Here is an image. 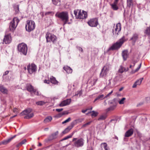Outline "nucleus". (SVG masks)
<instances>
[{
  "label": "nucleus",
  "mask_w": 150,
  "mask_h": 150,
  "mask_svg": "<svg viewBox=\"0 0 150 150\" xmlns=\"http://www.w3.org/2000/svg\"><path fill=\"white\" fill-rule=\"evenodd\" d=\"M55 16L60 18L64 22L63 25L67 23L69 21V15L67 12H62L60 13L57 12L55 14Z\"/></svg>",
  "instance_id": "obj_1"
},
{
  "label": "nucleus",
  "mask_w": 150,
  "mask_h": 150,
  "mask_svg": "<svg viewBox=\"0 0 150 150\" xmlns=\"http://www.w3.org/2000/svg\"><path fill=\"white\" fill-rule=\"evenodd\" d=\"M125 36H123L118 41L113 44L108 49V50H118L120 48L124 42L126 41Z\"/></svg>",
  "instance_id": "obj_2"
},
{
  "label": "nucleus",
  "mask_w": 150,
  "mask_h": 150,
  "mask_svg": "<svg viewBox=\"0 0 150 150\" xmlns=\"http://www.w3.org/2000/svg\"><path fill=\"white\" fill-rule=\"evenodd\" d=\"M35 23L33 21L28 20L26 21L25 27L27 31L30 32L33 30L35 29Z\"/></svg>",
  "instance_id": "obj_3"
},
{
  "label": "nucleus",
  "mask_w": 150,
  "mask_h": 150,
  "mask_svg": "<svg viewBox=\"0 0 150 150\" xmlns=\"http://www.w3.org/2000/svg\"><path fill=\"white\" fill-rule=\"evenodd\" d=\"M20 115L21 116L25 115V116L24 117V119H30L33 116L34 114L32 112V109L29 108L21 112Z\"/></svg>",
  "instance_id": "obj_4"
},
{
  "label": "nucleus",
  "mask_w": 150,
  "mask_h": 150,
  "mask_svg": "<svg viewBox=\"0 0 150 150\" xmlns=\"http://www.w3.org/2000/svg\"><path fill=\"white\" fill-rule=\"evenodd\" d=\"M18 51L21 54L26 55L28 51V47L27 45L24 43L19 44L18 46Z\"/></svg>",
  "instance_id": "obj_5"
},
{
  "label": "nucleus",
  "mask_w": 150,
  "mask_h": 150,
  "mask_svg": "<svg viewBox=\"0 0 150 150\" xmlns=\"http://www.w3.org/2000/svg\"><path fill=\"white\" fill-rule=\"evenodd\" d=\"M73 142V146L76 147H82L84 144V140L82 138L77 139V138H74L72 140Z\"/></svg>",
  "instance_id": "obj_6"
},
{
  "label": "nucleus",
  "mask_w": 150,
  "mask_h": 150,
  "mask_svg": "<svg viewBox=\"0 0 150 150\" xmlns=\"http://www.w3.org/2000/svg\"><path fill=\"white\" fill-rule=\"evenodd\" d=\"M19 21V20L17 17L13 18L10 23L9 29L10 31H13L15 30Z\"/></svg>",
  "instance_id": "obj_7"
},
{
  "label": "nucleus",
  "mask_w": 150,
  "mask_h": 150,
  "mask_svg": "<svg viewBox=\"0 0 150 150\" xmlns=\"http://www.w3.org/2000/svg\"><path fill=\"white\" fill-rule=\"evenodd\" d=\"M45 38L47 42L52 41L54 43L57 40V38L55 35L48 32L46 33Z\"/></svg>",
  "instance_id": "obj_8"
},
{
  "label": "nucleus",
  "mask_w": 150,
  "mask_h": 150,
  "mask_svg": "<svg viewBox=\"0 0 150 150\" xmlns=\"http://www.w3.org/2000/svg\"><path fill=\"white\" fill-rule=\"evenodd\" d=\"M110 107L107 109V111L114 110L116 108L117 103L115 99L109 100L108 103Z\"/></svg>",
  "instance_id": "obj_9"
},
{
  "label": "nucleus",
  "mask_w": 150,
  "mask_h": 150,
  "mask_svg": "<svg viewBox=\"0 0 150 150\" xmlns=\"http://www.w3.org/2000/svg\"><path fill=\"white\" fill-rule=\"evenodd\" d=\"M27 69L30 74L35 73L37 70V66L34 64H28L27 67Z\"/></svg>",
  "instance_id": "obj_10"
},
{
  "label": "nucleus",
  "mask_w": 150,
  "mask_h": 150,
  "mask_svg": "<svg viewBox=\"0 0 150 150\" xmlns=\"http://www.w3.org/2000/svg\"><path fill=\"white\" fill-rule=\"evenodd\" d=\"M87 23L91 27H96L98 24V19L96 18L91 19L87 22Z\"/></svg>",
  "instance_id": "obj_11"
},
{
  "label": "nucleus",
  "mask_w": 150,
  "mask_h": 150,
  "mask_svg": "<svg viewBox=\"0 0 150 150\" xmlns=\"http://www.w3.org/2000/svg\"><path fill=\"white\" fill-rule=\"evenodd\" d=\"M78 11V18L83 19L86 18L87 17V13L86 12L83 11L82 12H81V10Z\"/></svg>",
  "instance_id": "obj_12"
},
{
  "label": "nucleus",
  "mask_w": 150,
  "mask_h": 150,
  "mask_svg": "<svg viewBox=\"0 0 150 150\" xmlns=\"http://www.w3.org/2000/svg\"><path fill=\"white\" fill-rule=\"evenodd\" d=\"M121 30V25L120 23L117 24L115 29V31L112 30V32L114 35H115L117 37L118 35L119 32Z\"/></svg>",
  "instance_id": "obj_13"
},
{
  "label": "nucleus",
  "mask_w": 150,
  "mask_h": 150,
  "mask_svg": "<svg viewBox=\"0 0 150 150\" xmlns=\"http://www.w3.org/2000/svg\"><path fill=\"white\" fill-rule=\"evenodd\" d=\"M76 120H74V121L71 122L70 125L67 128H66L63 131L62 133L63 134H66L70 130L72 129V128L74 127L75 124L76 123Z\"/></svg>",
  "instance_id": "obj_14"
},
{
  "label": "nucleus",
  "mask_w": 150,
  "mask_h": 150,
  "mask_svg": "<svg viewBox=\"0 0 150 150\" xmlns=\"http://www.w3.org/2000/svg\"><path fill=\"white\" fill-rule=\"evenodd\" d=\"M58 133V131H57L54 133L52 134L49 137L48 139H45V141L46 142H47L49 141L56 138L57 137V135Z\"/></svg>",
  "instance_id": "obj_15"
},
{
  "label": "nucleus",
  "mask_w": 150,
  "mask_h": 150,
  "mask_svg": "<svg viewBox=\"0 0 150 150\" xmlns=\"http://www.w3.org/2000/svg\"><path fill=\"white\" fill-rule=\"evenodd\" d=\"M71 102V99H68L62 101L59 104L60 107H63L69 105Z\"/></svg>",
  "instance_id": "obj_16"
},
{
  "label": "nucleus",
  "mask_w": 150,
  "mask_h": 150,
  "mask_svg": "<svg viewBox=\"0 0 150 150\" xmlns=\"http://www.w3.org/2000/svg\"><path fill=\"white\" fill-rule=\"evenodd\" d=\"M11 39L10 34H8L5 36L3 42L5 44H9L11 42Z\"/></svg>",
  "instance_id": "obj_17"
},
{
  "label": "nucleus",
  "mask_w": 150,
  "mask_h": 150,
  "mask_svg": "<svg viewBox=\"0 0 150 150\" xmlns=\"http://www.w3.org/2000/svg\"><path fill=\"white\" fill-rule=\"evenodd\" d=\"M108 71V69H107L106 67H104L101 70V71L100 74V77H103L106 76Z\"/></svg>",
  "instance_id": "obj_18"
},
{
  "label": "nucleus",
  "mask_w": 150,
  "mask_h": 150,
  "mask_svg": "<svg viewBox=\"0 0 150 150\" xmlns=\"http://www.w3.org/2000/svg\"><path fill=\"white\" fill-rule=\"evenodd\" d=\"M27 90L31 93H33L34 94H35L36 90L30 84H28L26 86Z\"/></svg>",
  "instance_id": "obj_19"
},
{
  "label": "nucleus",
  "mask_w": 150,
  "mask_h": 150,
  "mask_svg": "<svg viewBox=\"0 0 150 150\" xmlns=\"http://www.w3.org/2000/svg\"><path fill=\"white\" fill-rule=\"evenodd\" d=\"M122 55L123 60L124 61L126 60L129 55L128 50H125L123 51L122 53Z\"/></svg>",
  "instance_id": "obj_20"
},
{
  "label": "nucleus",
  "mask_w": 150,
  "mask_h": 150,
  "mask_svg": "<svg viewBox=\"0 0 150 150\" xmlns=\"http://www.w3.org/2000/svg\"><path fill=\"white\" fill-rule=\"evenodd\" d=\"M134 132L133 129L131 128L127 130L125 133V137H129L131 136L133 134Z\"/></svg>",
  "instance_id": "obj_21"
},
{
  "label": "nucleus",
  "mask_w": 150,
  "mask_h": 150,
  "mask_svg": "<svg viewBox=\"0 0 150 150\" xmlns=\"http://www.w3.org/2000/svg\"><path fill=\"white\" fill-rule=\"evenodd\" d=\"M143 79V78H142L137 80L133 84L132 87L134 88H136L137 85H140L141 84Z\"/></svg>",
  "instance_id": "obj_22"
},
{
  "label": "nucleus",
  "mask_w": 150,
  "mask_h": 150,
  "mask_svg": "<svg viewBox=\"0 0 150 150\" xmlns=\"http://www.w3.org/2000/svg\"><path fill=\"white\" fill-rule=\"evenodd\" d=\"M105 98V97L103 94L99 95L95 99L94 102L96 101L97 100H101Z\"/></svg>",
  "instance_id": "obj_23"
},
{
  "label": "nucleus",
  "mask_w": 150,
  "mask_h": 150,
  "mask_svg": "<svg viewBox=\"0 0 150 150\" xmlns=\"http://www.w3.org/2000/svg\"><path fill=\"white\" fill-rule=\"evenodd\" d=\"M101 146L102 150H110L109 148L108 147L107 144L106 143H101Z\"/></svg>",
  "instance_id": "obj_24"
},
{
  "label": "nucleus",
  "mask_w": 150,
  "mask_h": 150,
  "mask_svg": "<svg viewBox=\"0 0 150 150\" xmlns=\"http://www.w3.org/2000/svg\"><path fill=\"white\" fill-rule=\"evenodd\" d=\"M63 69L67 73L69 74L71 73L72 71V69L68 66H65L63 67Z\"/></svg>",
  "instance_id": "obj_25"
},
{
  "label": "nucleus",
  "mask_w": 150,
  "mask_h": 150,
  "mask_svg": "<svg viewBox=\"0 0 150 150\" xmlns=\"http://www.w3.org/2000/svg\"><path fill=\"white\" fill-rule=\"evenodd\" d=\"M138 39V35L137 33H134L133 34L132 37L130 40L133 41L135 42Z\"/></svg>",
  "instance_id": "obj_26"
},
{
  "label": "nucleus",
  "mask_w": 150,
  "mask_h": 150,
  "mask_svg": "<svg viewBox=\"0 0 150 150\" xmlns=\"http://www.w3.org/2000/svg\"><path fill=\"white\" fill-rule=\"evenodd\" d=\"M0 90L1 92L4 93H7L8 90L3 86L0 85Z\"/></svg>",
  "instance_id": "obj_27"
},
{
  "label": "nucleus",
  "mask_w": 150,
  "mask_h": 150,
  "mask_svg": "<svg viewBox=\"0 0 150 150\" xmlns=\"http://www.w3.org/2000/svg\"><path fill=\"white\" fill-rule=\"evenodd\" d=\"M16 135H15L13 136V137L10 138L7 140H5L3 141L2 142V143L4 144H7V143L10 142L12 140V139L16 137Z\"/></svg>",
  "instance_id": "obj_28"
},
{
  "label": "nucleus",
  "mask_w": 150,
  "mask_h": 150,
  "mask_svg": "<svg viewBox=\"0 0 150 150\" xmlns=\"http://www.w3.org/2000/svg\"><path fill=\"white\" fill-rule=\"evenodd\" d=\"M50 80L51 82L53 84H56L58 83V82L56 80L55 78L53 76L50 77Z\"/></svg>",
  "instance_id": "obj_29"
},
{
  "label": "nucleus",
  "mask_w": 150,
  "mask_h": 150,
  "mask_svg": "<svg viewBox=\"0 0 150 150\" xmlns=\"http://www.w3.org/2000/svg\"><path fill=\"white\" fill-rule=\"evenodd\" d=\"M127 7L130 8L133 5V1L132 0H127Z\"/></svg>",
  "instance_id": "obj_30"
},
{
  "label": "nucleus",
  "mask_w": 150,
  "mask_h": 150,
  "mask_svg": "<svg viewBox=\"0 0 150 150\" xmlns=\"http://www.w3.org/2000/svg\"><path fill=\"white\" fill-rule=\"evenodd\" d=\"M117 3H116L115 2L111 4L112 8L114 10H117L118 9V7L117 6Z\"/></svg>",
  "instance_id": "obj_31"
},
{
  "label": "nucleus",
  "mask_w": 150,
  "mask_h": 150,
  "mask_svg": "<svg viewBox=\"0 0 150 150\" xmlns=\"http://www.w3.org/2000/svg\"><path fill=\"white\" fill-rule=\"evenodd\" d=\"M144 33L150 36V26L146 28L144 31Z\"/></svg>",
  "instance_id": "obj_32"
},
{
  "label": "nucleus",
  "mask_w": 150,
  "mask_h": 150,
  "mask_svg": "<svg viewBox=\"0 0 150 150\" xmlns=\"http://www.w3.org/2000/svg\"><path fill=\"white\" fill-rule=\"evenodd\" d=\"M52 119V118L51 116H48L47 117L44 121V122L45 123H47L51 121Z\"/></svg>",
  "instance_id": "obj_33"
},
{
  "label": "nucleus",
  "mask_w": 150,
  "mask_h": 150,
  "mask_svg": "<svg viewBox=\"0 0 150 150\" xmlns=\"http://www.w3.org/2000/svg\"><path fill=\"white\" fill-rule=\"evenodd\" d=\"M92 112V114H91V116L92 117H96L98 114V113L97 112L95 111H92V112H88V113L86 114L87 115H88L89 113Z\"/></svg>",
  "instance_id": "obj_34"
},
{
  "label": "nucleus",
  "mask_w": 150,
  "mask_h": 150,
  "mask_svg": "<svg viewBox=\"0 0 150 150\" xmlns=\"http://www.w3.org/2000/svg\"><path fill=\"white\" fill-rule=\"evenodd\" d=\"M53 4L55 5H59L60 4V0H52Z\"/></svg>",
  "instance_id": "obj_35"
},
{
  "label": "nucleus",
  "mask_w": 150,
  "mask_h": 150,
  "mask_svg": "<svg viewBox=\"0 0 150 150\" xmlns=\"http://www.w3.org/2000/svg\"><path fill=\"white\" fill-rule=\"evenodd\" d=\"M68 113L66 111H64L61 113H60L58 114L57 117H62V115L65 114H68Z\"/></svg>",
  "instance_id": "obj_36"
},
{
  "label": "nucleus",
  "mask_w": 150,
  "mask_h": 150,
  "mask_svg": "<svg viewBox=\"0 0 150 150\" xmlns=\"http://www.w3.org/2000/svg\"><path fill=\"white\" fill-rule=\"evenodd\" d=\"M82 94V91H77L76 93L75 94L74 96H78L80 97Z\"/></svg>",
  "instance_id": "obj_37"
},
{
  "label": "nucleus",
  "mask_w": 150,
  "mask_h": 150,
  "mask_svg": "<svg viewBox=\"0 0 150 150\" xmlns=\"http://www.w3.org/2000/svg\"><path fill=\"white\" fill-rule=\"evenodd\" d=\"M26 142V140L25 139H24L18 144L16 146L17 147H19L22 144H24Z\"/></svg>",
  "instance_id": "obj_38"
},
{
  "label": "nucleus",
  "mask_w": 150,
  "mask_h": 150,
  "mask_svg": "<svg viewBox=\"0 0 150 150\" xmlns=\"http://www.w3.org/2000/svg\"><path fill=\"white\" fill-rule=\"evenodd\" d=\"M73 134H74V133H72L71 134H70L69 135L67 136L66 137H65L62 139L61 141H62L66 140L67 139H68L71 138L72 137Z\"/></svg>",
  "instance_id": "obj_39"
},
{
  "label": "nucleus",
  "mask_w": 150,
  "mask_h": 150,
  "mask_svg": "<svg viewBox=\"0 0 150 150\" xmlns=\"http://www.w3.org/2000/svg\"><path fill=\"white\" fill-rule=\"evenodd\" d=\"M45 102L43 101H40L38 102H37L36 103V104L39 105H42L44 104H45Z\"/></svg>",
  "instance_id": "obj_40"
},
{
  "label": "nucleus",
  "mask_w": 150,
  "mask_h": 150,
  "mask_svg": "<svg viewBox=\"0 0 150 150\" xmlns=\"http://www.w3.org/2000/svg\"><path fill=\"white\" fill-rule=\"evenodd\" d=\"M106 116L105 115H101L98 118V120H103L106 118Z\"/></svg>",
  "instance_id": "obj_41"
},
{
  "label": "nucleus",
  "mask_w": 150,
  "mask_h": 150,
  "mask_svg": "<svg viewBox=\"0 0 150 150\" xmlns=\"http://www.w3.org/2000/svg\"><path fill=\"white\" fill-rule=\"evenodd\" d=\"M125 70L124 68L122 66L120 67V69H119V72L120 73H122Z\"/></svg>",
  "instance_id": "obj_42"
},
{
  "label": "nucleus",
  "mask_w": 150,
  "mask_h": 150,
  "mask_svg": "<svg viewBox=\"0 0 150 150\" xmlns=\"http://www.w3.org/2000/svg\"><path fill=\"white\" fill-rule=\"evenodd\" d=\"M145 99L147 103H150V96L146 97Z\"/></svg>",
  "instance_id": "obj_43"
},
{
  "label": "nucleus",
  "mask_w": 150,
  "mask_h": 150,
  "mask_svg": "<svg viewBox=\"0 0 150 150\" xmlns=\"http://www.w3.org/2000/svg\"><path fill=\"white\" fill-rule=\"evenodd\" d=\"M14 9L16 13H18L19 11V5H17L14 8Z\"/></svg>",
  "instance_id": "obj_44"
},
{
  "label": "nucleus",
  "mask_w": 150,
  "mask_h": 150,
  "mask_svg": "<svg viewBox=\"0 0 150 150\" xmlns=\"http://www.w3.org/2000/svg\"><path fill=\"white\" fill-rule=\"evenodd\" d=\"M54 13L52 11L47 12L45 13V15H53L54 14Z\"/></svg>",
  "instance_id": "obj_45"
},
{
  "label": "nucleus",
  "mask_w": 150,
  "mask_h": 150,
  "mask_svg": "<svg viewBox=\"0 0 150 150\" xmlns=\"http://www.w3.org/2000/svg\"><path fill=\"white\" fill-rule=\"evenodd\" d=\"M125 99V98H122L121 100L119 102V103L120 104H122L124 103V101Z\"/></svg>",
  "instance_id": "obj_46"
},
{
  "label": "nucleus",
  "mask_w": 150,
  "mask_h": 150,
  "mask_svg": "<svg viewBox=\"0 0 150 150\" xmlns=\"http://www.w3.org/2000/svg\"><path fill=\"white\" fill-rule=\"evenodd\" d=\"M76 48H77V49H78V50H79V51H80L81 52H83V50L81 47L79 46H76Z\"/></svg>",
  "instance_id": "obj_47"
},
{
  "label": "nucleus",
  "mask_w": 150,
  "mask_h": 150,
  "mask_svg": "<svg viewBox=\"0 0 150 150\" xmlns=\"http://www.w3.org/2000/svg\"><path fill=\"white\" fill-rule=\"evenodd\" d=\"M137 62V60H132V61L131 62V63L133 64V67H134L135 64Z\"/></svg>",
  "instance_id": "obj_48"
},
{
  "label": "nucleus",
  "mask_w": 150,
  "mask_h": 150,
  "mask_svg": "<svg viewBox=\"0 0 150 150\" xmlns=\"http://www.w3.org/2000/svg\"><path fill=\"white\" fill-rule=\"evenodd\" d=\"M142 63H141L139 65L138 67L136 69V70H135V72H137V71H138L139 69H140V68L141 67V66Z\"/></svg>",
  "instance_id": "obj_49"
},
{
  "label": "nucleus",
  "mask_w": 150,
  "mask_h": 150,
  "mask_svg": "<svg viewBox=\"0 0 150 150\" xmlns=\"http://www.w3.org/2000/svg\"><path fill=\"white\" fill-rule=\"evenodd\" d=\"M113 91L112 90L110 93H108L105 96V98H107L109 97L111 94L112 93Z\"/></svg>",
  "instance_id": "obj_50"
},
{
  "label": "nucleus",
  "mask_w": 150,
  "mask_h": 150,
  "mask_svg": "<svg viewBox=\"0 0 150 150\" xmlns=\"http://www.w3.org/2000/svg\"><path fill=\"white\" fill-rule=\"evenodd\" d=\"M137 134L138 136L140 138H141L142 137V134L139 132H137Z\"/></svg>",
  "instance_id": "obj_51"
},
{
  "label": "nucleus",
  "mask_w": 150,
  "mask_h": 150,
  "mask_svg": "<svg viewBox=\"0 0 150 150\" xmlns=\"http://www.w3.org/2000/svg\"><path fill=\"white\" fill-rule=\"evenodd\" d=\"M98 80V79L97 78H95L94 79H93V85H94L96 83V82Z\"/></svg>",
  "instance_id": "obj_52"
},
{
  "label": "nucleus",
  "mask_w": 150,
  "mask_h": 150,
  "mask_svg": "<svg viewBox=\"0 0 150 150\" xmlns=\"http://www.w3.org/2000/svg\"><path fill=\"white\" fill-rule=\"evenodd\" d=\"M63 110V108L60 109H56V111L58 112H60Z\"/></svg>",
  "instance_id": "obj_53"
},
{
  "label": "nucleus",
  "mask_w": 150,
  "mask_h": 150,
  "mask_svg": "<svg viewBox=\"0 0 150 150\" xmlns=\"http://www.w3.org/2000/svg\"><path fill=\"white\" fill-rule=\"evenodd\" d=\"M9 72V71H6L3 74V76L6 75L8 74Z\"/></svg>",
  "instance_id": "obj_54"
},
{
  "label": "nucleus",
  "mask_w": 150,
  "mask_h": 150,
  "mask_svg": "<svg viewBox=\"0 0 150 150\" xmlns=\"http://www.w3.org/2000/svg\"><path fill=\"white\" fill-rule=\"evenodd\" d=\"M71 120V118L70 117H69L65 121L67 122H69Z\"/></svg>",
  "instance_id": "obj_55"
},
{
  "label": "nucleus",
  "mask_w": 150,
  "mask_h": 150,
  "mask_svg": "<svg viewBox=\"0 0 150 150\" xmlns=\"http://www.w3.org/2000/svg\"><path fill=\"white\" fill-rule=\"evenodd\" d=\"M144 103L143 102H141L137 105V106H140L142 105Z\"/></svg>",
  "instance_id": "obj_56"
},
{
  "label": "nucleus",
  "mask_w": 150,
  "mask_h": 150,
  "mask_svg": "<svg viewBox=\"0 0 150 150\" xmlns=\"http://www.w3.org/2000/svg\"><path fill=\"white\" fill-rule=\"evenodd\" d=\"M44 82L45 83H47V84H49L50 83V81L47 80H45L44 81Z\"/></svg>",
  "instance_id": "obj_57"
},
{
  "label": "nucleus",
  "mask_w": 150,
  "mask_h": 150,
  "mask_svg": "<svg viewBox=\"0 0 150 150\" xmlns=\"http://www.w3.org/2000/svg\"><path fill=\"white\" fill-rule=\"evenodd\" d=\"M78 10H74V15L76 16L77 13V11H78Z\"/></svg>",
  "instance_id": "obj_58"
},
{
  "label": "nucleus",
  "mask_w": 150,
  "mask_h": 150,
  "mask_svg": "<svg viewBox=\"0 0 150 150\" xmlns=\"http://www.w3.org/2000/svg\"><path fill=\"white\" fill-rule=\"evenodd\" d=\"M88 109H86L85 110H82L81 111L83 113H85L88 110Z\"/></svg>",
  "instance_id": "obj_59"
},
{
  "label": "nucleus",
  "mask_w": 150,
  "mask_h": 150,
  "mask_svg": "<svg viewBox=\"0 0 150 150\" xmlns=\"http://www.w3.org/2000/svg\"><path fill=\"white\" fill-rule=\"evenodd\" d=\"M36 95L38 96H40L41 95L40 93H39V92L37 91V92H36Z\"/></svg>",
  "instance_id": "obj_60"
},
{
  "label": "nucleus",
  "mask_w": 150,
  "mask_h": 150,
  "mask_svg": "<svg viewBox=\"0 0 150 150\" xmlns=\"http://www.w3.org/2000/svg\"><path fill=\"white\" fill-rule=\"evenodd\" d=\"M87 125H87L86 123L85 124H84L83 125L82 127H85Z\"/></svg>",
  "instance_id": "obj_61"
},
{
  "label": "nucleus",
  "mask_w": 150,
  "mask_h": 150,
  "mask_svg": "<svg viewBox=\"0 0 150 150\" xmlns=\"http://www.w3.org/2000/svg\"><path fill=\"white\" fill-rule=\"evenodd\" d=\"M111 79H109V80H108V81H109V83H108V85H110V84H111Z\"/></svg>",
  "instance_id": "obj_62"
},
{
  "label": "nucleus",
  "mask_w": 150,
  "mask_h": 150,
  "mask_svg": "<svg viewBox=\"0 0 150 150\" xmlns=\"http://www.w3.org/2000/svg\"><path fill=\"white\" fill-rule=\"evenodd\" d=\"M17 109L16 108H14L13 110L14 112H16L17 111Z\"/></svg>",
  "instance_id": "obj_63"
},
{
  "label": "nucleus",
  "mask_w": 150,
  "mask_h": 150,
  "mask_svg": "<svg viewBox=\"0 0 150 150\" xmlns=\"http://www.w3.org/2000/svg\"><path fill=\"white\" fill-rule=\"evenodd\" d=\"M83 119H79V120H78L80 122H81L83 120Z\"/></svg>",
  "instance_id": "obj_64"
}]
</instances>
